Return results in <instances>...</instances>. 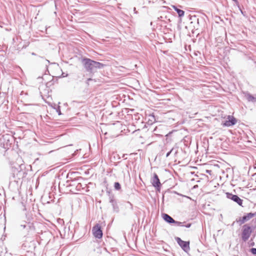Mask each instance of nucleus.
Masks as SVG:
<instances>
[{
	"mask_svg": "<svg viewBox=\"0 0 256 256\" xmlns=\"http://www.w3.org/2000/svg\"><path fill=\"white\" fill-rule=\"evenodd\" d=\"M82 62L84 68L90 72H94L98 69L102 68L104 66V64L89 58H84Z\"/></svg>",
	"mask_w": 256,
	"mask_h": 256,
	"instance_id": "obj_1",
	"label": "nucleus"
},
{
	"mask_svg": "<svg viewBox=\"0 0 256 256\" xmlns=\"http://www.w3.org/2000/svg\"><path fill=\"white\" fill-rule=\"evenodd\" d=\"M252 230L251 227L248 224H244L242 226V239L244 241H246L251 234Z\"/></svg>",
	"mask_w": 256,
	"mask_h": 256,
	"instance_id": "obj_2",
	"label": "nucleus"
},
{
	"mask_svg": "<svg viewBox=\"0 0 256 256\" xmlns=\"http://www.w3.org/2000/svg\"><path fill=\"white\" fill-rule=\"evenodd\" d=\"M176 240L184 251L188 252L190 250V242H188L184 241L178 237L176 238Z\"/></svg>",
	"mask_w": 256,
	"mask_h": 256,
	"instance_id": "obj_3",
	"label": "nucleus"
},
{
	"mask_svg": "<svg viewBox=\"0 0 256 256\" xmlns=\"http://www.w3.org/2000/svg\"><path fill=\"white\" fill-rule=\"evenodd\" d=\"M92 232L96 238H100L102 236V232L101 230L100 226L98 224L96 225L93 227Z\"/></svg>",
	"mask_w": 256,
	"mask_h": 256,
	"instance_id": "obj_4",
	"label": "nucleus"
},
{
	"mask_svg": "<svg viewBox=\"0 0 256 256\" xmlns=\"http://www.w3.org/2000/svg\"><path fill=\"white\" fill-rule=\"evenodd\" d=\"M226 197L236 202L240 206H242V200L240 199L238 196L234 195L229 192L226 193Z\"/></svg>",
	"mask_w": 256,
	"mask_h": 256,
	"instance_id": "obj_5",
	"label": "nucleus"
},
{
	"mask_svg": "<svg viewBox=\"0 0 256 256\" xmlns=\"http://www.w3.org/2000/svg\"><path fill=\"white\" fill-rule=\"evenodd\" d=\"M223 126H230L236 124V120L234 118L231 116H228Z\"/></svg>",
	"mask_w": 256,
	"mask_h": 256,
	"instance_id": "obj_6",
	"label": "nucleus"
},
{
	"mask_svg": "<svg viewBox=\"0 0 256 256\" xmlns=\"http://www.w3.org/2000/svg\"><path fill=\"white\" fill-rule=\"evenodd\" d=\"M163 218L165 221L170 224L174 223L178 226H180L182 224L180 222L175 221L171 216L167 214H164Z\"/></svg>",
	"mask_w": 256,
	"mask_h": 256,
	"instance_id": "obj_7",
	"label": "nucleus"
},
{
	"mask_svg": "<svg viewBox=\"0 0 256 256\" xmlns=\"http://www.w3.org/2000/svg\"><path fill=\"white\" fill-rule=\"evenodd\" d=\"M151 182L152 186L156 188H159L160 186V182L156 174H154L153 178L151 180Z\"/></svg>",
	"mask_w": 256,
	"mask_h": 256,
	"instance_id": "obj_8",
	"label": "nucleus"
},
{
	"mask_svg": "<svg viewBox=\"0 0 256 256\" xmlns=\"http://www.w3.org/2000/svg\"><path fill=\"white\" fill-rule=\"evenodd\" d=\"M256 215V213L250 212V213L247 214L246 216H244L242 217V220H240L241 223L244 224V222L248 220H249L252 218V217H254Z\"/></svg>",
	"mask_w": 256,
	"mask_h": 256,
	"instance_id": "obj_9",
	"label": "nucleus"
},
{
	"mask_svg": "<svg viewBox=\"0 0 256 256\" xmlns=\"http://www.w3.org/2000/svg\"><path fill=\"white\" fill-rule=\"evenodd\" d=\"M172 7L177 12L180 17H182L184 16V10L178 8L176 6H174Z\"/></svg>",
	"mask_w": 256,
	"mask_h": 256,
	"instance_id": "obj_10",
	"label": "nucleus"
},
{
	"mask_svg": "<svg viewBox=\"0 0 256 256\" xmlns=\"http://www.w3.org/2000/svg\"><path fill=\"white\" fill-rule=\"evenodd\" d=\"M20 226L22 227L23 228H26L28 230H32V229L33 227L32 224L30 223H26L25 224H22L20 225Z\"/></svg>",
	"mask_w": 256,
	"mask_h": 256,
	"instance_id": "obj_11",
	"label": "nucleus"
},
{
	"mask_svg": "<svg viewBox=\"0 0 256 256\" xmlns=\"http://www.w3.org/2000/svg\"><path fill=\"white\" fill-rule=\"evenodd\" d=\"M114 188L116 190H119L120 189V185L118 182H116L114 183Z\"/></svg>",
	"mask_w": 256,
	"mask_h": 256,
	"instance_id": "obj_12",
	"label": "nucleus"
},
{
	"mask_svg": "<svg viewBox=\"0 0 256 256\" xmlns=\"http://www.w3.org/2000/svg\"><path fill=\"white\" fill-rule=\"evenodd\" d=\"M250 252H251L253 254H256V248H252L250 250Z\"/></svg>",
	"mask_w": 256,
	"mask_h": 256,
	"instance_id": "obj_13",
	"label": "nucleus"
},
{
	"mask_svg": "<svg viewBox=\"0 0 256 256\" xmlns=\"http://www.w3.org/2000/svg\"><path fill=\"white\" fill-rule=\"evenodd\" d=\"M248 100H253L254 99V96H248Z\"/></svg>",
	"mask_w": 256,
	"mask_h": 256,
	"instance_id": "obj_14",
	"label": "nucleus"
},
{
	"mask_svg": "<svg viewBox=\"0 0 256 256\" xmlns=\"http://www.w3.org/2000/svg\"><path fill=\"white\" fill-rule=\"evenodd\" d=\"M173 149H172L169 152H168L166 154V157L168 158L170 154V153L172 152V151Z\"/></svg>",
	"mask_w": 256,
	"mask_h": 256,
	"instance_id": "obj_15",
	"label": "nucleus"
},
{
	"mask_svg": "<svg viewBox=\"0 0 256 256\" xmlns=\"http://www.w3.org/2000/svg\"><path fill=\"white\" fill-rule=\"evenodd\" d=\"M186 226L187 228H189V227H190V224H188V225H186Z\"/></svg>",
	"mask_w": 256,
	"mask_h": 256,
	"instance_id": "obj_16",
	"label": "nucleus"
}]
</instances>
